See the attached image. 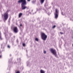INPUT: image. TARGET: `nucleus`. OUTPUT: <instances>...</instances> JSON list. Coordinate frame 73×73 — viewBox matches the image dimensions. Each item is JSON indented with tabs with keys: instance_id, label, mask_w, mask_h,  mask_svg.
<instances>
[{
	"instance_id": "1",
	"label": "nucleus",
	"mask_w": 73,
	"mask_h": 73,
	"mask_svg": "<svg viewBox=\"0 0 73 73\" xmlns=\"http://www.w3.org/2000/svg\"><path fill=\"white\" fill-rule=\"evenodd\" d=\"M18 3H22L21 8L23 10H24L25 9H29V8L28 7L25 6L27 4L26 0H19L18 1Z\"/></svg>"
},
{
	"instance_id": "2",
	"label": "nucleus",
	"mask_w": 73,
	"mask_h": 73,
	"mask_svg": "<svg viewBox=\"0 0 73 73\" xmlns=\"http://www.w3.org/2000/svg\"><path fill=\"white\" fill-rule=\"evenodd\" d=\"M41 37L42 40L44 41L46 40L47 35L44 33H42L41 34Z\"/></svg>"
},
{
	"instance_id": "3",
	"label": "nucleus",
	"mask_w": 73,
	"mask_h": 73,
	"mask_svg": "<svg viewBox=\"0 0 73 73\" xmlns=\"http://www.w3.org/2000/svg\"><path fill=\"white\" fill-rule=\"evenodd\" d=\"M50 51L53 54L55 57L57 56V52H56V51L55 49H54L53 48H51L50 49Z\"/></svg>"
},
{
	"instance_id": "4",
	"label": "nucleus",
	"mask_w": 73,
	"mask_h": 73,
	"mask_svg": "<svg viewBox=\"0 0 73 73\" xmlns=\"http://www.w3.org/2000/svg\"><path fill=\"white\" fill-rule=\"evenodd\" d=\"M4 16L5 20H7L8 18V13H6L4 14Z\"/></svg>"
},
{
	"instance_id": "5",
	"label": "nucleus",
	"mask_w": 73,
	"mask_h": 73,
	"mask_svg": "<svg viewBox=\"0 0 73 73\" xmlns=\"http://www.w3.org/2000/svg\"><path fill=\"white\" fill-rule=\"evenodd\" d=\"M13 31L15 33H17L18 32V29L17 27L13 28Z\"/></svg>"
},
{
	"instance_id": "6",
	"label": "nucleus",
	"mask_w": 73,
	"mask_h": 73,
	"mask_svg": "<svg viewBox=\"0 0 73 73\" xmlns=\"http://www.w3.org/2000/svg\"><path fill=\"white\" fill-rule=\"evenodd\" d=\"M55 18L56 19H57V18H58V14H55Z\"/></svg>"
},
{
	"instance_id": "7",
	"label": "nucleus",
	"mask_w": 73,
	"mask_h": 73,
	"mask_svg": "<svg viewBox=\"0 0 73 73\" xmlns=\"http://www.w3.org/2000/svg\"><path fill=\"white\" fill-rule=\"evenodd\" d=\"M55 14H58V10L57 9H55Z\"/></svg>"
},
{
	"instance_id": "8",
	"label": "nucleus",
	"mask_w": 73,
	"mask_h": 73,
	"mask_svg": "<svg viewBox=\"0 0 73 73\" xmlns=\"http://www.w3.org/2000/svg\"><path fill=\"white\" fill-rule=\"evenodd\" d=\"M23 15V13H20L19 14V18H20L21 17V16Z\"/></svg>"
},
{
	"instance_id": "9",
	"label": "nucleus",
	"mask_w": 73,
	"mask_h": 73,
	"mask_svg": "<svg viewBox=\"0 0 73 73\" xmlns=\"http://www.w3.org/2000/svg\"><path fill=\"white\" fill-rule=\"evenodd\" d=\"M40 2L41 4H42L44 3L45 0H40Z\"/></svg>"
},
{
	"instance_id": "10",
	"label": "nucleus",
	"mask_w": 73,
	"mask_h": 73,
	"mask_svg": "<svg viewBox=\"0 0 73 73\" xmlns=\"http://www.w3.org/2000/svg\"><path fill=\"white\" fill-rule=\"evenodd\" d=\"M40 72L41 73H45V71L42 70H40Z\"/></svg>"
},
{
	"instance_id": "11",
	"label": "nucleus",
	"mask_w": 73,
	"mask_h": 73,
	"mask_svg": "<svg viewBox=\"0 0 73 73\" xmlns=\"http://www.w3.org/2000/svg\"><path fill=\"white\" fill-rule=\"evenodd\" d=\"M0 40H2L3 38H1V32L0 31Z\"/></svg>"
},
{
	"instance_id": "12",
	"label": "nucleus",
	"mask_w": 73,
	"mask_h": 73,
	"mask_svg": "<svg viewBox=\"0 0 73 73\" xmlns=\"http://www.w3.org/2000/svg\"><path fill=\"white\" fill-rule=\"evenodd\" d=\"M35 40L36 41H38V39L37 38H35Z\"/></svg>"
},
{
	"instance_id": "13",
	"label": "nucleus",
	"mask_w": 73,
	"mask_h": 73,
	"mask_svg": "<svg viewBox=\"0 0 73 73\" xmlns=\"http://www.w3.org/2000/svg\"><path fill=\"white\" fill-rule=\"evenodd\" d=\"M23 46H25V43H23Z\"/></svg>"
},
{
	"instance_id": "14",
	"label": "nucleus",
	"mask_w": 73,
	"mask_h": 73,
	"mask_svg": "<svg viewBox=\"0 0 73 73\" xmlns=\"http://www.w3.org/2000/svg\"><path fill=\"white\" fill-rule=\"evenodd\" d=\"M56 28V26L55 25L54 26L52 27V28H53V29H54V28Z\"/></svg>"
},
{
	"instance_id": "15",
	"label": "nucleus",
	"mask_w": 73,
	"mask_h": 73,
	"mask_svg": "<svg viewBox=\"0 0 73 73\" xmlns=\"http://www.w3.org/2000/svg\"><path fill=\"white\" fill-rule=\"evenodd\" d=\"M60 34L61 35H64V33H62L61 32H60Z\"/></svg>"
},
{
	"instance_id": "16",
	"label": "nucleus",
	"mask_w": 73,
	"mask_h": 73,
	"mask_svg": "<svg viewBox=\"0 0 73 73\" xmlns=\"http://www.w3.org/2000/svg\"><path fill=\"white\" fill-rule=\"evenodd\" d=\"M46 53V51H44V54H45V53Z\"/></svg>"
},
{
	"instance_id": "17",
	"label": "nucleus",
	"mask_w": 73,
	"mask_h": 73,
	"mask_svg": "<svg viewBox=\"0 0 73 73\" xmlns=\"http://www.w3.org/2000/svg\"><path fill=\"white\" fill-rule=\"evenodd\" d=\"M7 47L8 48H10V46H9V45H8L7 46Z\"/></svg>"
},
{
	"instance_id": "18",
	"label": "nucleus",
	"mask_w": 73,
	"mask_h": 73,
	"mask_svg": "<svg viewBox=\"0 0 73 73\" xmlns=\"http://www.w3.org/2000/svg\"><path fill=\"white\" fill-rule=\"evenodd\" d=\"M16 73H20V72L19 71H17L16 72Z\"/></svg>"
},
{
	"instance_id": "19",
	"label": "nucleus",
	"mask_w": 73,
	"mask_h": 73,
	"mask_svg": "<svg viewBox=\"0 0 73 73\" xmlns=\"http://www.w3.org/2000/svg\"><path fill=\"white\" fill-rule=\"evenodd\" d=\"M20 27H22V25L21 24H20Z\"/></svg>"
},
{
	"instance_id": "20",
	"label": "nucleus",
	"mask_w": 73,
	"mask_h": 73,
	"mask_svg": "<svg viewBox=\"0 0 73 73\" xmlns=\"http://www.w3.org/2000/svg\"><path fill=\"white\" fill-rule=\"evenodd\" d=\"M1 57H2V55H0V58H1Z\"/></svg>"
},
{
	"instance_id": "21",
	"label": "nucleus",
	"mask_w": 73,
	"mask_h": 73,
	"mask_svg": "<svg viewBox=\"0 0 73 73\" xmlns=\"http://www.w3.org/2000/svg\"><path fill=\"white\" fill-rule=\"evenodd\" d=\"M28 1H31V0H27Z\"/></svg>"
}]
</instances>
